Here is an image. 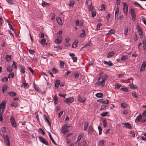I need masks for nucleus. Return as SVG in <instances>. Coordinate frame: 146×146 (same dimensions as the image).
<instances>
[{
    "instance_id": "obj_1",
    "label": "nucleus",
    "mask_w": 146,
    "mask_h": 146,
    "mask_svg": "<svg viewBox=\"0 0 146 146\" xmlns=\"http://www.w3.org/2000/svg\"><path fill=\"white\" fill-rule=\"evenodd\" d=\"M107 78L108 76L106 75H104L99 77L98 79V81L96 83V85H98L99 86L102 87L104 86L105 85V81Z\"/></svg>"
},
{
    "instance_id": "obj_2",
    "label": "nucleus",
    "mask_w": 146,
    "mask_h": 146,
    "mask_svg": "<svg viewBox=\"0 0 146 146\" xmlns=\"http://www.w3.org/2000/svg\"><path fill=\"white\" fill-rule=\"evenodd\" d=\"M130 14L132 20L135 21L136 18V14L133 9H131L130 10Z\"/></svg>"
},
{
    "instance_id": "obj_3",
    "label": "nucleus",
    "mask_w": 146,
    "mask_h": 146,
    "mask_svg": "<svg viewBox=\"0 0 146 146\" xmlns=\"http://www.w3.org/2000/svg\"><path fill=\"white\" fill-rule=\"evenodd\" d=\"M123 10L124 13L127 15L128 12V5L126 3H123Z\"/></svg>"
},
{
    "instance_id": "obj_4",
    "label": "nucleus",
    "mask_w": 146,
    "mask_h": 146,
    "mask_svg": "<svg viewBox=\"0 0 146 146\" xmlns=\"http://www.w3.org/2000/svg\"><path fill=\"white\" fill-rule=\"evenodd\" d=\"M6 102L5 100L2 101L0 104V109L3 110L4 111V109L6 107Z\"/></svg>"
},
{
    "instance_id": "obj_5",
    "label": "nucleus",
    "mask_w": 146,
    "mask_h": 146,
    "mask_svg": "<svg viewBox=\"0 0 146 146\" xmlns=\"http://www.w3.org/2000/svg\"><path fill=\"white\" fill-rule=\"evenodd\" d=\"M137 33H138V34L139 35H140V38H142L143 37V35H142V30L141 29V28L138 25H137Z\"/></svg>"
},
{
    "instance_id": "obj_6",
    "label": "nucleus",
    "mask_w": 146,
    "mask_h": 146,
    "mask_svg": "<svg viewBox=\"0 0 146 146\" xmlns=\"http://www.w3.org/2000/svg\"><path fill=\"white\" fill-rule=\"evenodd\" d=\"M10 120L13 127H16L17 126V124L13 116L11 117L10 119Z\"/></svg>"
},
{
    "instance_id": "obj_7",
    "label": "nucleus",
    "mask_w": 146,
    "mask_h": 146,
    "mask_svg": "<svg viewBox=\"0 0 146 146\" xmlns=\"http://www.w3.org/2000/svg\"><path fill=\"white\" fill-rule=\"evenodd\" d=\"M74 101V98L73 97H72L65 99L64 101L66 103L68 104L69 103H72Z\"/></svg>"
},
{
    "instance_id": "obj_8",
    "label": "nucleus",
    "mask_w": 146,
    "mask_h": 146,
    "mask_svg": "<svg viewBox=\"0 0 146 146\" xmlns=\"http://www.w3.org/2000/svg\"><path fill=\"white\" fill-rule=\"evenodd\" d=\"M38 138L40 141L42 143L45 144L46 145H48V142L46 141V140L44 139L43 138L42 136H39L38 137Z\"/></svg>"
},
{
    "instance_id": "obj_9",
    "label": "nucleus",
    "mask_w": 146,
    "mask_h": 146,
    "mask_svg": "<svg viewBox=\"0 0 146 146\" xmlns=\"http://www.w3.org/2000/svg\"><path fill=\"white\" fill-rule=\"evenodd\" d=\"M3 138L5 140L7 141L6 144L8 146H10V142L7 135H4Z\"/></svg>"
},
{
    "instance_id": "obj_10",
    "label": "nucleus",
    "mask_w": 146,
    "mask_h": 146,
    "mask_svg": "<svg viewBox=\"0 0 146 146\" xmlns=\"http://www.w3.org/2000/svg\"><path fill=\"white\" fill-rule=\"evenodd\" d=\"M146 66V62L143 61L142 64L141 68L140 69V71H143L145 69Z\"/></svg>"
},
{
    "instance_id": "obj_11",
    "label": "nucleus",
    "mask_w": 146,
    "mask_h": 146,
    "mask_svg": "<svg viewBox=\"0 0 146 146\" xmlns=\"http://www.w3.org/2000/svg\"><path fill=\"white\" fill-rule=\"evenodd\" d=\"M78 100L79 102L82 103L86 101V99L84 97H82L80 96H78Z\"/></svg>"
},
{
    "instance_id": "obj_12",
    "label": "nucleus",
    "mask_w": 146,
    "mask_h": 146,
    "mask_svg": "<svg viewBox=\"0 0 146 146\" xmlns=\"http://www.w3.org/2000/svg\"><path fill=\"white\" fill-rule=\"evenodd\" d=\"M142 43L143 44V48L144 50L146 49V37L144 38L142 40Z\"/></svg>"
},
{
    "instance_id": "obj_13",
    "label": "nucleus",
    "mask_w": 146,
    "mask_h": 146,
    "mask_svg": "<svg viewBox=\"0 0 146 146\" xmlns=\"http://www.w3.org/2000/svg\"><path fill=\"white\" fill-rule=\"evenodd\" d=\"M122 125H124V127L126 128H128V129H131L132 127L130 124L129 123H123Z\"/></svg>"
},
{
    "instance_id": "obj_14",
    "label": "nucleus",
    "mask_w": 146,
    "mask_h": 146,
    "mask_svg": "<svg viewBox=\"0 0 146 146\" xmlns=\"http://www.w3.org/2000/svg\"><path fill=\"white\" fill-rule=\"evenodd\" d=\"M62 37H60V38H57L54 40L56 44H60L62 42Z\"/></svg>"
},
{
    "instance_id": "obj_15",
    "label": "nucleus",
    "mask_w": 146,
    "mask_h": 146,
    "mask_svg": "<svg viewBox=\"0 0 146 146\" xmlns=\"http://www.w3.org/2000/svg\"><path fill=\"white\" fill-rule=\"evenodd\" d=\"M78 42V40H76L72 44V47L75 48H76L77 46Z\"/></svg>"
},
{
    "instance_id": "obj_16",
    "label": "nucleus",
    "mask_w": 146,
    "mask_h": 146,
    "mask_svg": "<svg viewBox=\"0 0 146 146\" xmlns=\"http://www.w3.org/2000/svg\"><path fill=\"white\" fill-rule=\"evenodd\" d=\"M99 102L100 103H104L105 104H108L109 103V101L108 100H99Z\"/></svg>"
},
{
    "instance_id": "obj_17",
    "label": "nucleus",
    "mask_w": 146,
    "mask_h": 146,
    "mask_svg": "<svg viewBox=\"0 0 146 146\" xmlns=\"http://www.w3.org/2000/svg\"><path fill=\"white\" fill-rule=\"evenodd\" d=\"M44 119L45 121L46 122H47L48 123V125L50 126H51V123H50V122L49 121V120L46 117V115L45 114H44Z\"/></svg>"
},
{
    "instance_id": "obj_18",
    "label": "nucleus",
    "mask_w": 146,
    "mask_h": 146,
    "mask_svg": "<svg viewBox=\"0 0 146 146\" xmlns=\"http://www.w3.org/2000/svg\"><path fill=\"white\" fill-rule=\"evenodd\" d=\"M142 118V115H139L136 118L135 120V122H139Z\"/></svg>"
},
{
    "instance_id": "obj_19",
    "label": "nucleus",
    "mask_w": 146,
    "mask_h": 146,
    "mask_svg": "<svg viewBox=\"0 0 146 146\" xmlns=\"http://www.w3.org/2000/svg\"><path fill=\"white\" fill-rule=\"evenodd\" d=\"M115 54V53L113 52H109L107 55L108 58H111Z\"/></svg>"
},
{
    "instance_id": "obj_20",
    "label": "nucleus",
    "mask_w": 146,
    "mask_h": 146,
    "mask_svg": "<svg viewBox=\"0 0 146 146\" xmlns=\"http://www.w3.org/2000/svg\"><path fill=\"white\" fill-rule=\"evenodd\" d=\"M60 84V81L59 80H57L55 81V87L58 88V86Z\"/></svg>"
},
{
    "instance_id": "obj_21",
    "label": "nucleus",
    "mask_w": 146,
    "mask_h": 146,
    "mask_svg": "<svg viewBox=\"0 0 146 146\" xmlns=\"http://www.w3.org/2000/svg\"><path fill=\"white\" fill-rule=\"evenodd\" d=\"M8 94L9 95L11 96H14L16 95V93L14 92H8Z\"/></svg>"
},
{
    "instance_id": "obj_22",
    "label": "nucleus",
    "mask_w": 146,
    "mask_h": 146,
    "mask_svg": "<svg viewBox=\"0 0 146 146\" xmlns=\"http://www.w3.org/2000/svg\"><path fill=\"white\" fill-rule=\"evenodd\" d=\"M96 96L99 98H101L103 96V94L101 93H97L96 94Z\"/></svg>"
},
{
    "instance_id": "obj_23",
    "label": "nucleus",
    "mask_w": 146,
    "mask_h": 146,
    "mask_svg": "<svg viewBox=\"0 0 146 146\" xmlns=\"http://www.w3.org/2000/svg\"><path fill=\"white\" fill-rule=\"evenodd\" d=\"M88 124L89 123L87 121L85 122L84 127V130H86L87 129V127L88 125Z\"/></svg>"
},
{
    "instance_id": "obj_24",
    "label": "nucleus",
    "mask_w": 146,
    "mask_h": 146,
    "mask_svg": "<svg viewBox=\"0 0 146 146\" xmlns=\"http://www.w3.org/2000/svg\"><path fill=\"white\" fill-rule=\"evenodd\" d=\"M82 33L80 34V36L83 38L85 36V31L84 29H82Z\"/></svg>"
},
{
    "instance_id": "obj_25",
    "label": "nucleus",
    "mask_w": 146,
    "mask_h": 146,
    "mask_svg": "<svg viewBox=\"0 0 146 146\" xmlns=\"http://www.w3.org/2000/svg\"><path fill=\"white\" fill-rule=\"evenodd\" d=\"M10 105L11 106L14 107L15 108L18 107L19 106L18 104L17 103L15 102L12 103Z\"/></svg>"
},
{
    "instance_id": "obj_26",
    "label": "nucleus",
    "mask_w": 146,
    "mask_h": 146,
    "mask_svg": "<svg viewBox=\"0 0 146 146\" xmlns=\"http://www.w3.org/2000/svg\"><path fill=\"white\" fill-rule=\"evenodd\" d=\"M119 13V8L118 7H117L116 9H115V18L116 17V16L118 15Z\"/></svg>"
},
{
    "instance_id": "obj_27",
    "label": "nucleus",
    "mask_w": 146,
    "mask_h": 146,
    "mask_svg": "<svg viewBox=\"0 0 146 146\" xmlns=\"http://www.w3.org/2000/svg\"><path fill=\"white\" fill-rule=\"evenodd\" d=\"M22 86L25 89L29 87L28 84L27 83H24L22 84Z\"/></svg>"
},
{
    "instance_id": "obj_28",
    "label": "nucleus",
    "mask_w": 146,
    "mask_h": 146,
    "mask_svg": "<svg viewBox=\"0 0 146 146\" xmlns=\"http://www.w3.org/2000/svg\"><path fill=\"white\" fill-rule=\"evenodd\" d=\"M67 128V126L66 125H64L62 127V128L61 129L62 131L63 132H64L65 131V130H66Z\"/></svg>"
},
{
    "instance_id": "obj_29",
    "label": "nucleus",
    "mask_w": 146,
    "mask_h": 146,
    "mask_svg": "<svg viewBox=\"0 0 146 146\" xmlns=\"http://www.w3.org/2000/svg\"><path fill=\"white\" fill-rule=\"evenodd\" d=\"M115 33V31L113 30H110L108 32L107 35H109L111 34H114Z\"/></svg>"
},
{
    "instance_id": "obj_30",
    "label": "nucleus",
    "mask_w": 146,
    "mask_h": 146,
    "mask_svg": "<svg viewBox=\"0 0 146 146\" xmlns=\"http://www.w3.org/2000/svg\"><path fill=\"white\" fill-rule=\"evenodd\" d=\"M104 141L103 140H100L99 143V146H104Z\"/></svg>"
},
{
    "instance_id": "obj_31",
    "label": "nucleus",
    "mask_w": 146,
    "mask_h": 146,
    "mask_svg": "<svg viewBox=\"0 0 146 146\" xmlns=\"http://www.w3.org/2000/svg\"><path fill=\"white\" fill-rule=\"evenodd\" d=\"M11 56L10 55H6L5 59L7 61H9L11 60Z\"/></svg>"
},
{
    "instance_id": "obj_32",
    "label": "nucleus",
    "mask_w": 146,
    "mask_h": 146,
    "mask_svg": "<svg viewBox=\"0 0 146 146\" xmlns=\"http://www.w3.org/2000/svg\"><path fill=\"white\" fill-rule=\"evenodd\" d=\"M130 86L131 88L132 89H135L138 88V87L137 86L134 85L133 84H131Z\"/></svg>"
},
{
    "instance_id": "obj_33",
    "label": "nucleus",
    "mask_w": 146,
    "mask_h": 146,
    "mask_svg": "<svg viewBox=\"0 0 146 146\" xmlns=\"http://www.w3.org/2000/svg\"><path fill=\"white\" fill-rule=\"evenodd\" d=\"M7 89V87L6 85H3L2 88V91L3 93L6 91Z\"/></svg>"
},
{
    "instance_id": "obj_34",
    "label": "nucleus",
    "mask_w": 146,
    "mask_h": 146,
    "mask_svg": "<svg viewBox=\"0 0 146 146\" xmlns=\"http://www.w3.org/2000/svg\"><path fill=\"white\" fill-rule=\"evenodd\" d=\"M109 113L108 112H103L100 114V115L102 117H105Z\"/></svg>"
},
{
    "instance_id": "obj_35",
    "label": "nucleus",
    "mask_w": 146,
    "mask_h": 146,
    "mask_svg": "<svg viewBox=\"0 0 146 146\" xmlns=\"http://www.w3.org/2000/svg\"><path fill=\"white\" fill-rule=\"evenodd\" d=\"M102 123L104 127H106L107 126V122L105 119H103L102 121Z\"/></svg>"
},
{
    "instance_id": "obj_36",
    "label": "nucleus",
    "mask_w": 146,
    "mask_h": 146,
    "mask_svg": "<svg viewBox=\"0 0 146 146\" xmlns=\"http://www.w3.org/2000/svg\"><path fill=\"white\" fill-rule=\"evenodd\" d=\"M6 1L10 5L13 4L14 3V0H6Z\"/></svg>"
},
{
    "instance_id": "obj_37",
    "label": "nucleus",
    "mask_w": 146,
    "mask_h": 146,
    "mask_svg": "<svg viewBox=\"0 0 146 146\" xmlns=\"http://www.w3.org/2000/svg\"><path fill=\"white\" fill-rule=\"evenodd\" d=\"M49 137H50V139L52 140V141L53 142V143L54 144L56 145V142H55V141H54V139H53V138L52 137V136H51V135L50 134V133H49Z\"/></svg>"
},
{
    "instance_id": "obj_38",
    "label": "nucleus",
    "mask_w": 146,
    "mask_h": 146,
    "mask_svg": "<svg viewBox=\"0 0 146 146\" xmlns=\"http://www.w3.org/2000/svg\"><path fill=\"white\" fill-rule=\"evenodd\" d=\"M94 8V7L92 6V4L89 5L88 6V9L90 11H92L93 9Z\"/></svg>"
},
{
    "instance_id": "obj_39",
    "label": "nucleus",
    "mask_w": 146,
    "mask_h": 146,
    "mask_svg": "<svg viewBox=\"0 0 146 146\" xmlns=\"http://www.w3.org/2000/svg\"><path fill=\"white\" fill-rule=\"evenodd\" d=\"M107 106L103 104L101 106V108L100 109V110H104L106 108V107Z\"/></svg>"
},
{
    "instance_id": "obj_40",
    "label": "nucleus",
    "mask_w": 146,
    "mask_h": 146,
    "mask_svg": "<svg viewBox=\"0 0 146 146\" xmlns=\"http://www.w3.org/2000/svg\"><path fill=\"white\" fill-rule=\"evenodd\" d=\"M12 70V68L11 66H8L7 67V71L10 72Z\"/></svg>"
},
{
    "instance_id": "obj_41",
    "label": "nucleus",
    "mask_w": 146,
    "mask_h": 146,
    "mask_svg": "<svg viewBox=\"0 0 146 146\" xmlns=\"http://www.w3.org/2000/svg\"><path fill=\"white\" fill-rule=\"evenodd\" d=\"M74 1H70V4H69V5L70 7H72L74 4Z\"/></svg>"
},
{
    "instance_id": "obj_42",
    "label": "nucleus",
    "mask_w": 146,
    "mask_h": 146,
    "mask_svg": "<svg viewBox=\"0 0 146 146\" xmlns=\"http://www.w3.org/2000/svg\"><path fill=\"white\" fill-rule=\"evenodd\" d=\"M21 71L24 74L25 72V68L22 66H21Z\"/></svg>"
},
{
    "instance_id": "obj_43",
    "label": "nucleus",
    "mask_w": 146,
    "mask_h": 146,
    "mask_svg": "<svg viewBox=\"0 0 146 146\" xmlns=\"http://www.w3.org/2000/svg\"><path fill=\"white\" fill-rule=\"evenodd\" d=\"M17 63L15 61H13L12 64V66L15 69H16L17 68V66L16 65Z\"/></svg>"
},
{
    "instance_id": "obj_44",
    "label": "nucleus",
    "mask_w": 146,
    "mask_h": 146,
    "mask_svg": "<svg viewBox=\"0 0 146 146\" xmlns=\"http://www.w3.org/2000/svg\"><path fill=\"white\" fill-rule=\"evenodd\" d=\"M57 21L58 23L60 25H62V22L61 19L60 18H59L57 19Z\"/></svg>"
},
{
    "instance_id": "obj_45",
    "label": "nucleus",
    "mask_w": 146,
    "mask_h": 146,
    "mask_svg": "<svg viewBox=\"0 0 146 146\" xmlns=\"http://www.w3.org/2000/svg\"><path fill=\"white\" fill-rule=\"evenodd\" d=\"M98 128L99 130V134L100 135L102 134V129L101 127L100 126H98Z\"/></svg>"
},
{
    "instance_id": "obj_46",
    "label": "nucleus",
    "mask_w": 146,
    "mask_h": 146,
    "mask_svg": "<svg viewBox=\"0 0 146 146\" xmlns=\"http://www.w3.org/2000/svg\"><path fill=\"white\" fill-rule=\"evenodd\" d=\"M14 76V73H12L9 74L8 76V78H13Z\"/></svg>"
},
{
    "instance_id": "obj_47",
    "label": "nucleus",
    "mask_w": 146,
    "mask_h": 146,
    "mask_svg": "<svg viewBox=\"0 0 146 146\" xmlns=\"http://www.w3.org/2000/svg\"><path fill=\"white\" fill-rule=\"evenodd\" d=\"M105 10V5L102 4L101 6V10L102 11H104Z\"/></svg>"
},
{
    "instance_id": "obj_48",
    "label": "nucleus",
    "mask_w": 146,
    "mask_h": 146,
    "mask_svg": "<svg viewBox=\"0 0 146 146\" xmlns=\"http://www.w3.org/2000/svg\"><path fill=\"white\" fill-rule=\"evenodd\" d=\"M49 3H47L46 2H45L44 1H42V6H44L45 5H49Z\"/></svg>"
},
{
    "instance_id": "obj_49",
    "label": "nucleus",
    "mask_w": 146,
    "mask_h": 146,
    "mask_svg": "<svg viewBox=\"0 0 146 146\" xmlns=\"http://www.w3.org/2000/svg\"><path fill=\"white\" fill-rule=\"evenodd\" d=\"M127 56L125 55H123L121 57V59L122 60H125L127 59Z\"/></svg>"
},
{
    "instance_id": "obj_50",
    "label": "nucleus",
    "mask_w": 146,
    "mask_h": 146,
    "mask_svg": "<svg viewBox=\"0 0 146 146\" xmlns=\"http://www.w3.org/2000/svg\"><path fill=\"white\" fill-rule=\"evenodd\" d=\"M132 95L133 97L135 98H137V96L135 92H133L132 93Z\"/></svg>"
},
{
    "instance_id": "obj_51",
    "label": "nucleus",
    "mask_w": 146,
    "mask_h": 146,
    "mask_svg": "<svg viewBox=\"0 0 146 146\" xmlns=\"http://www.w3.org/2000/svg\"><path fill=\"white\" fill-rule=\"evenodd\" d=\"M127 106V104L124 103H122L121 104V106L122 108H125Z\"/></svg>"
},
{
    "instance_id": "obj_52",
    "label": "nucleus",
    "mask_w": 146,
    "mask_h": 146,
    "mask_svg": "<svg viewBox=\"0 0 146 146\" xmlns=\"http://www.w3.org/2000/svg\"><path fill=\"white\" fill-rule=\"evenodd\" d=\"M74 78H78L79 76V74L78 73H76L74 74Z\"/></svg>"
},
{
    "instance_id": "obj_53",
    "label": "nucleus",
    "mask_w": 146,
    "mask_h": 146,
    "mask_svg": "<svg viewBox=\"0 0 146 146\" xmlns=\"http://www.w3.org/2000/svg\"><path fill=\"white\" fill-rule=\"evenodd\" d=\"M121 85L119 84H116L115 87V88L117 89H118L119 88L121 87Z\"/></svg>"
},
{
    "instance_id": "obj_54",
    "label": "nucleus",
    "mask_w": 146,
    "mask_h": 146,
    "mask_svg": "<svg viewBox=\"0 0 146 146\" xmlns=\"http://www.w3.org/2000/svg\"><path fill=\"white\" fill-rule=\"evenodd\" d=\"M72 59H73L74 62H77V58L76 57H72Z\"/></svg>"
},
{
    "instance_id": "obj_55",
    "label": "nucleus",
    "mask_w": 146,
    "mask_h": 146,
    "mask_svg": "<svg viewBox=\"0 0 146 146\" xmlns=\"http://www.w3.org/2000/svg\"><path fill=\"white\" fill-rule=\"evenodd\" d=\"M52 70L53 72L54 73H55L57 72L58 71L57 70L54 68H53Z\"/></svg>"
},
{
    "instance_id": "obj_56",
    "label": "nucleus",
    "mask_w": 146,
    "mask_h": 146,
    "mask_svg": "<svg viewBox=\"0 0 146 146\" xmlns=\"http://www.w3.org/2000/svg\"><path fill=\"white\" fill-rule=\"evenodd\" d=\"M102 25V24L100 23H98L97 27V29L98 30H99L100 29V27Z\"/></svg>"
},
{
    "instance_id": "obj_57",
    "label": "nucleus",
    "mask_w": 146,
    "mask_h": 146,
    "mask_svg": "<svg viewBox=\"0 0 146 146\" xmlns=\"http://www.w3.org/2000/svg\"><path fill=\"white\" fill-rule=\"evenodd\" d=\"M40 43L42 44H43L46 42V40L44 39H41L40 40Z\"/></svg>"
},
{
    "instance_id": "obj_58",
    "label": "nucleus",
    "mask_w": 146,
    "mask_h": 146,
    "mask_svg": "<svg viewBox=\"0 0 146 146\" xmlns=\"http://www.w3.org/2000/svg\"><path fill=\"white\" fill-rule=\"evenodd\" d=\"M92 125H90L89 127V132H92Z\"/></svg>"
},
{
    "instance_id": "obj_59",
    "label": "nucleus",
    "mask_w": 146,
    "mask_h": 146,
    "mask_svg": "<svg viewBox=\"0 0 146 146\" xmlns=\"http://www.w3.org/2000/svg\"><path fill=\"white\" fill-rule=\"evenodd\" d=\"M58 95L60 96V97H62L63 98H65V97L66 96V94H64V95H63V94H58Z\"/></svg>"
},
{
    "instance_id": "obj_60",
    "label": "nucleus",
    "mask_w": 146,
    "mask_h": 146,
    "mask_svg": "<svg viewBox=\"0 0 146 146\" xmlns=\"http://www.w3.org/2000/svg\"><path fill=\"white\" fill-rule=\"evenodd\" d=\"M28 69L29 70L30 72L33 74V73L34 71L33 69L30 67H28Z\"/></svg>"
},
{
    "instance_id": "obj_61",
    "label": "nucleus",
    "mask_w": 146,
    "mask_h": 146,
    "mask_svg": "<svg viewBox=\"0 0 146 146\" xmlns=\"http://www.w3.org/2000/svg\"><path fill=\"white\" fill-rule=\"evenodd\" d=\"M90 46V43H88L87 44H86L84 46H83L82 47V48H83L84 47H86V48H87L88 46Z\"/></svg>"
},
{
    "instance_id": "obj_62",
    "label": "nucleus",
    "mask_w": 146,
    "mask_h": 146,
    "mask_svg": "<svg viewBox=\"0 0 146 146\" xmlns=\"http://www.w3.org/2000/svg\"><path fill=\"white\" fill-rule=\"evenodd\" d=\"M29 52L31 54H33L35 52V51L33 50H29Z\"/></svg>"
},
{
    "instance_id": "obj_63",
    "label": "nucleus",
    "mask_w": 146,
    "mask_h": 146,
    "mask_svg": "<svg viewBox=\"0 0 146 146\" xmlns=\"http://www.w3.org/2000/svg\"><path fill=\"white\" fill-rule=\"evenodd\" d=\"M62 34V31H59L57 33V35L60 36Z\"/></svg>"
},
{
    "instance_id": "obj_64",
    "label": "nucleus",
    "mask_w": 146,
    "mask_h": 146,
    "mask_svg": "<svg viewBox=\"0 0 146 146\" xmlns=\"http://www.w3.org/2000/svg\"><path fill=\"white\" fill-rule=\"evenodd\" d=\"M92 15L93 17L95 16L96 15V12L95 11H93L92 12Z\"/></svg>"
}]
</instances>
